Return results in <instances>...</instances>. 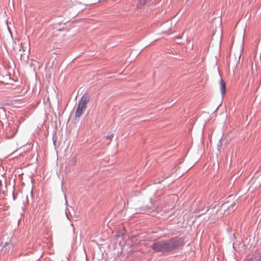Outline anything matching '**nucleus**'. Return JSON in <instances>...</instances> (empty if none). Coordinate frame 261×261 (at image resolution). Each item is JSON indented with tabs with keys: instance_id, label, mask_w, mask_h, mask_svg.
<instances>
[{
	"instance_id": "obj_1",
	"label": "nucleus",
	"mask_w": 261,
	"mask_h": 261,
	"mask_svg": "<svg viewBox=\"0 0 261 261\" xmlns=\"http://www.w3.org/2000/svg\"><path fill=\"white\" fill-rule=\"evenodd\" d=\"M152 248L156 252H168L176 247L174 240H160L152 245Z\"/></svg>"
},
{
	"instance_id": "obj_2",
	"label": "nucleus",
	"mask_w": 261,
	"mask_h": 261,
	"mask_svg": "<svg viewBox=\"0 0 261 261\" xmlns=\"http://www.w3.org/2000/svg\"><path fill=\"white\" fill-rule=\"evenodd\" d=\"M89 99L87 97L83 96L80 100L76 109L75 116L76 117H80L85 111Z\"/></svg>"
},
{
	"instance_id": "obj_3",
	"label": "nucleus",
	"mask_w": 261,
	"mask_h": 261,
	"mask_svg": "<svg viewBox=\"0 0 261 261\" xmlns=\"http://www.w3.org/2000/svg\"><path fill=\"white\" fill-rule=\"evenodd\" d=\"M220 87L221 93L222 95V96H224V95L225 93L226 85H225V83L223 79H221V80L220 81Z\"/></svg>"
},
{
	"instance_id": "obj_4",
	"label": "nucleus",
	"mask_w": 261,
	"mask_h": 261,
	"mask_svg": "<svg viewBox=\"0 0 261 261\" xmlns=\"http://www.w3.org/2000/svg\"><path fill=\"white\" fill-rule=\"evenodd\" d=\"M14 246L13 244H10L7 248H5V249L3 250L2 251L4 252L5 253L12 252L14 249Z\"/></svg>"
},
{
	"instance_id": "obj_5",
	"label": "nucleus",
	"mask_w": 261,
	"mask_h": 261,
	"mask_svg": "<svg viewBox=\"0 0 261 261\" xmlns=\"http://www.w3.org/2000/svg\"><path fill=\"white\" fill-rule=\"evenodd\" d=\"M235 205V203H232L231 205H230L229 202H226L222 205L221 208L224 209L226 207L229 208L230 206H231V209L233 210Z\"/></svg>"
},
{
	"instance_id": "obj_6",
	"label": "nucleus",
	"mask_w": 261,
	"mask_h": 261,
	"mask_svg": "<svg viewBox=\"0 0 261 261\" xmlns=\"http://www.w3.org/2000/svg\"><path fill=\"white\" fill-rule=\"evenodd\" d=\"M12 244V243L10 242H2L1 245V246L2 247V250L3 251V250H4L5 248H7L10 244Z\"/></svg>"
},
{
	"instance_id": "obj_7",
	"label": "nucleus",
	"mask_w": 261,
	"mask_h": 261,
	"mask_svg": "<svg viewBox=\"0 0 261 261\" xmlns=\"http://www.w3.org/2000/svg\"><path fill=\"white\" fill-rule=\"evenodd\" d=\"M20 58L21 59H22V58H24V59H28L29 58V56L25 54H24L23 55L21 54Z\"/></svg>"
},
{
	"instance_id": "obj_8",
	"label": "nucleus",
	"mask_w": 261,
	"mask_h": 261,
	"mask_svg": "<svg viewBox=\"0 0 261 261\" xmlns=\"http://www.w3.org/2000/svg\"><path fill=\"white\" fill-rule=\"evenodd\" d=\"M113 138V135L112 134L110 136H107L106 137V138L109 140H110V141L112 140V138Z\"/></svg>"
},
{
	"instance_id": "obj_9",
	"label": "nucleus",
	"mask_w": 261,
	"mask_h": 261,
	"mask_svg": "<svg viewBox=\"0 0 261 261\" xmlns=\"http://www.w3.org/2000/svg\"><path fill=\"white\" fill-rule=\"evenodd\" d=\"M146 3V0H139V4L144 5Z\"/></svg>"
}]
</instances>
